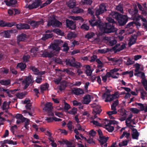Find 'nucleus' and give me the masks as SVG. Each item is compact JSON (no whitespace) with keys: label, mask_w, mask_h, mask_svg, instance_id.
<instances>
[{"label":"nucleus","mask_w":147,"mask_h":147,"mask_svg":"<svg viewBox=\"0 0 147 147\" xmlns=\"http://www.w3.org/2000/svg\"><path fill=\"white\" fill-rule=\"evenodd\" d=\"M26 35L24 33H22L17 37V43L19 45L20 41H24L26 39Z\"/></svg>","instance_id":"14"},{"label":"nucleus","mask_w":147,"mask_h":147,"mask_svg":"<svg viewBox=\"0 0 147 147\" xmlns=\"http://www.w3.org/2000/svg\"><path fill=\"white\" fill-rule=\"evenodd\" d=\"M137 40V36L135 35H134L131 37L129 40L128 43V45L129 47H131L133 45L136 43Z\"/></svg>","instance_id":"22"},{"label":"nucleus","mask_w":147,"mask_h":147,"mask_svg":"<svg viewBox=\"0 0 147 147\" xmlns=\"http://www.w3.org/2000/svg\"><path fill=\"white\" fill-rule=\"evenodd\" d=\"M73 105L74 106L80 105H82L81 102H79L76 100H74L73 101Z\"/></svg>","instance_id":"62"},{"label":"nucleus","mask_w":147,"mask_h":147,"mask_svg":"<svg viewBox=\"0 0 147 147\" xmlns=\"http://www.w3.org/2000/svg\"><path fill=\"white\" fill-rule=\"evenodd\" d=\"M138 18H135V20L136 21H138L140 20V19L142 20V21L143 22H145L144 23H147V20L144 18L143 16L142 15H139L138 16Z\"/></svg>","instance_id":"31"},{"label":"nucleus","mask_w":147,"mask_h":147,"mask_svg":"<svg viewBox=\"0 0 147 147\" xmlns=\"http://www.w3.org/2000/svg\"><path fill=\"white\" fill-rule=\"evenodd\" d=\"M130 134L129 133H127L125 131H124L123 134L120 137V138L121 139H122L124 136L127 138H128L129 137Z\"/></svg>","instance_id":"45"},{"label":"nucleus","mask_w":147,"mask_h":147,"mask_svg":"<svg viewBox=\"0 0 147 147\" xmlns=\"http://www.w3.org/2000/svg\"><path fill=\"white\" fill-rule=\"evenodd\" d=\"M111 92V91L109 89H107L106 88V92L104 93L102 95V96L104 97H106L107 98H109L110 97L111 94H108L107 93H109Z\"/></svg>","instance_id":"38"},{"label":"nucleus","mask_w":147,"mask_h":147,"mask_svg":"<svg viewBox=\"0 0 147 147\" xmlns=\"http://www.w3.org/2000/svg\"><path fill=\"white\" fill-rule=\"evenodd\" d=\"M25 95L23 92L18 93L16 94V96L18 98L21 99L23 98Z\"/></svg>","instance_id":"44"},{"label":"nucleus","mask_w":147,"mask_h":147,"mask_svg":"<svg viewBox=\"0 0 147 147\" xmlns=\"http://www.w3.org/2000/svg\"><path fill=\"white\" fill-rule=\"evenodd\" d=\"M134 75L136 76L140 77L142 78V80H143L145 79V76L144 72L141 71H140L138 73H134Z\"/></svg>","instance_id":"28"},{"label":"nucleus","mask_w":147,"mask_h":147,"mask_svg":"<svg viewBox=\"0 0 147 147\" xmlns=\"http://www.w3.org/2000/svg\"><path fill=\"white\" fill-rule=\"evenodd\" d=\"M89 22L92 27L96 26L100 28H103L105 33H109L116 32L117 29L115 27V26L105 23L103 24L100 20L95 21L94 20L91 19Z\"/></svg>","instance_id":"1"},{"label":"nucleus","mask_w":147,"mask_h":147,"mask_svg":"<svg viewBox=\"0 0 147 147\" xmlns=\"http://www.w3.org/2000/svg\"><path fill=\"white\" fill-rule=\"evenodd\" d=\"M107 11L106 5L105 4L103 3L100 5L99 8L96 9L95 11V15L98 18V20H100V18L99 16L106 11Z\"/></svg>","instance_id":"4"},{"label":"nucleus","mask_w":147,"mask_h":147,"mask_svg":"<svg viewBox=\"0 0 147 147\" xmlns=\"http://www.w3.org/2000/svg\"><path fill=\"white\" fill-rule=\"evenodd\" d=\"M96 132L94 131L93 129L91 130L89 133V134L90 136L92 137L94 136L96 134Z\"/></svg>","instance_id":"57"},{"label":"nucleus","mask_w":147,"mask_h":147,"mask_svg":"<svg viewBox=\"0 0 147 147\" xmlns=\"http://www.w3.org/2000/svg\"><path fill=\"white\" fill-rule=\"evenodd\" d=\"M72 122L71 121H69L68 123L67 124V126L70 131L71 130L72 128Z\"/></svg>","instance_id":"55"},{"label":"nucleus","mask_w":147,"mask_h":147,"mask_svg":"<svg viewBox=\"0 0 147 147\" xmlns=\"http://www.w3.org/2000/svg\"><path fill=\"white\" fill-rule=\"evenodd\" d=\"M44 23V22L43 19H41L38 21L32 20L30 22V24L33 28H37L41 24L43 25Z\"/></svg>","instance_id":"8"},{"label":"nucleus","mask_w":147,"mask_h":147,"mask_svg":"<svg viewBox=\"0 0 147 147\" xmlns=\"http://www.w3.org/2000/svg\"><path fill=\"white\" fill-rule=\"evenodd\" d=\"M16 28L18 30H21L23 29H30L29 25L26 24L19 23L16 25Z\"/></svg>","instance_id":"12"},{"label":"nucleus","mask_w":147,"mask_h":147,"mask_svg":"<svg viewBox=\"0 0 147 147\" xmlns=\"http://www.w3.org/2000/svg\"><path fill=\"white\" fill-rule=\"evenodd\" d=\"M66 145L67 146V147H75V146L73 144L72 142L69 141L68 142H67Z\"/></svg>","instance_id":"64"},{"label":"nucleus","mask_w":147,"mask_h":147,"mask_svg":"<svg viewBox=\"0 0 147 147\" xmlns=\"http://www.w3.org/2000/svg\"><path fill=\"white\" fill-rule=\"evenodd\" d=\"M109 61H111L113 62H115L116 64H120L122 63V61L121 60L119 59H117L115 58H111L108 59Z\"/></svg>","instance_id":"30"},{"label":"nucleus","mask_w":147,"mask_h":147,"mask_svg":"<svg viewBox=\"0 0 147 147\" xmlns=\"http://www.w3.org/2000/svg\"><path fill=\"white\" fill-rule=\"evenodd\" d=\"M99 138V141L101 145L102 146V145H103L105 143H106V142L109 139L108 137H106L105 136H100Z\"/></svg>","instance_id":"19"},{"label":"nucleus","mask_w":147,"mask_h":147,"mask_svg":"<svg viewBox=\"0 0 147 147\" xmlns=\"http://www.w3.org/2000/svg\"><path fill=\"white\" fill-rule=\"evenodd\" d=\"M82 102L84 104H88L91 102V96L88 94L85 96L83 98Z\"/></svg>","instance_id":"15"},{"label":"nucleus","mask_w":147,"mask_h":147,"mask_svg":"<svg viewBox=\"0 0 147 147\" xmlns=\"http://www.w3.org/2000/svg\"><path fill=\"white\" fill-rule=\"evenodd\" d=\"M42 3L41 1H39L38 0L34 1L31 4H29L28 6V8L30 9L37 8Z\"/></svg>","instance_id":"10"},{"label":"nucleus","mask_w":147,"mask_h":147,"mask_svg":"<svg viewBox=\"0 0 147 147\" xmlns=\"http://www.w3.org/2000/svg\"><path fill=\"white\" fill-rule=\"evenodd\" d=\"M117 122L115 120H110L109 121V123L105 125V126H110L111 124H117Z\"/></svg>","instance_id":"50"},{"label":"nucleus","mask_w":147,"mask_h":147,"mask_svg":"<svg viewBox=\"0 0 147 147\" xmlns=\"http://www.w3.org/2000/svg\"><path fill=\"white\" fill-rule=\"evenodd\" d=\"M66 24L67 27L71 30H74L76 28L75 22L70 20L68 19L66 20Z\"/></svg>","instance_id":"9"},{"label":"nucleus","mask_w":147,"mask_h":147,"mask_svg":"<svg viewBox=\"0 0 147 147\" xmlns=\"http://www.w3.org/2000/svg\"><path fill=\"white\" fill-rule=\"evenodd\" d=\"M53 32L56 33L58 35L63 36L64 34V33L59 29H55L53 30Z\"/></svg>","instance_id":"33"},{"label":"nucleus","mask_w":147,"mask_h":147,"mask_svg":"<svg viewBox=\"0 0 147 147\" xmlns=\"http://www.w3.org/2000/svg\"><path fill=\"white\" fill-rule=\"evenodd\" d=\"M72 92L74 94L77 95L82 94L84 93L83 90L80 88H74Z\"/></svg>","instance_id":"18"},{"label":"nucleus","mask_w":147,"mask_h":147,"mask_svg":"<svg viewBox=\"0 0 147 147\" xmlns=\"http://www.w3.org/2000/svg\"><path fill=\"white\" fill-rule=\"evenodd\" d=\"M70 108V105L68 104L67 102H65V106L64 107V109L65 111H68Z\"/></svg>","instance_id":"58"},{"label":"nucleus","mask_w":147,"mask_h":147,"mask_svg":"<svg viewBox=\"0 0 147 147\" xmlns=\"http://www.w3.org/2000/svg\"><path fill=\"white\" fill-rule=\"evenodd\" d=\"M125 44H123L121 47L118 48L117 50V51H120L123 49L125 48Z\"/></svg>","instance_id":"61"},{"label":"nucleus","mask_w":147,"mask_h":147,"mask_svg":"<svg viewBox=\"0 0 147 147\" xmlns=\"http://www.w3.org/2000/svg\"><path fill=\"white\" fill-rule=\"evenodd\" d=\"M138 10L136 6L134 7V9H130L129 10V13L131 15V18L134 21H135V18H138L139 15L138 14Z\"/></svg>","instance_id":"6"},{"label":"nucleus","mask_w":147,"mask_h":147,"mask_svg":"<svg viewBox=\"0 0 147 147\" xmlns=\"http://www.w3.org/2000/svg\"><path fill=\"white\" fill-rule=\"evenodd\" d=\"M130 129L132 131V136L133 138L134 139H138V138L139 134L137 130L134 128H130Z\"/></svg>","instance_id":"16"},{"label":"nucleus","mask_w":147,"mask_h":147,"mask_svg":"<svg viewBox=\"0 0 147 147\" xmlns=\"http://www.w3.org/2000/svg\"><path fill=\"white\" fill-rule=\"evenodd\" d=\"M87 142L88 143L90 144H94L95 143V142L93 140V138H91V137H89V138L88 139Z\"/></svg>","instance_id":"56"},{"label":"nucleus","mask_w":147,"mask_h":147,"mask_svg":"<svg viewBox=\"0 0 147 147\" xmlns=\"http://www.w3.org/2000/svg\"><path fill=\"white\" fill-rule=\"evenodd\" d=\"M6 4L9 6L14 7L17 1L16 0H10L8 1L7 0L5 1Z\"/></svg>","instance_id":"24"},{"label":"nucleus","mask_w":147,"mask_h":147,"mask_svg":"<svg viewBox=\"0 0 147 147\" xmlns=\"http://www.w3.org/2000/svg\"><path fill=\"white\" fill-rule=\"evenodd\" d=\"M106 127L107 126H106ZM109 127L106 128V129L109 132H112L114 130V127L113 126H108Z\"/></svg>","instance_id":"60"},{"label":"nucleus","mask_w":147,"mask_h":147,"mask_svg":"<svg viewBox=\"0 0 147 147\" xmlns=\"http://www.w3.org/2000/svg\"><path fill=\"white\" fill-rule=\"evenodd\" d=\"M31 76H28L24 79L23 82L25 84L24 89H26L30 85V84L34 82Z\"/></svg>","instance_id":"7"},{"label":"nucleus","mask_w":147,"mask_h":147,"mask_svg":"<svg viewBox=\"0 0 147 147\" xmlns=\"http://www.w3.org/2000/svg\"><path fill=\"white\" fill-rule=\"evenodd\" d=\"M81 28L86 30H88L89 29V26L86 24H83L80 27Z\"/></svg>","instance_id":"47"},{"label":"nucleus","mask_w":147,"mask_h":147,"mask_svg":"<svg viewBox=\"0 0 147 147\" xmlns=\"http://www.w3.org/2000/svg\"><path fill=\"white\" fill-rule=\"evenodd\" d=\"M106 19L108 22H107V23L113 25H114V24L116 23V22L111 17H108Z\"/></svg>","instance_id":"36"},{"label":"nucleus","mask_w":147,"mask_h":147,"mask_svg":"<svg viewBox=\"0 0 147 147\" xmlns=\"http://www.w3.org/2000/svg\"><path fill=\"white\" fill-rule=\"evenodd\" d=\"M40 54L42 55V57H48L50 58L53 57L54 55L53 53L52 52H49L45 50L41 51Z\"/></svg>","instance_id":"11"},{"label":"nucleus","mask_w":147,"mask_h":147,"mask_svg":"<svg viewBox=\"0 0 147 147\" xmlns=\"http://www.w3.org/2000/svg\"><path fill=\"white\" fill-rule=\"evenodd\" d=\"M130 110L134 113L136 114L138 113L140 111V110L138 109L137 108H131L130 109Z\"/></svg>","instance_id":"53"},{"label":"nucleus","mask_w":147,"mask_h":147,"mask_svg":"<svg viewBox=\"0 0 147 147\" xmlns=\"http://www.w3.org/2000/svg\"><path fill=\"white\" fill-rule=\"evenodd\" d=\"M117 113L116 111H108L107 112V114L109 115H112L114 114H116Z\"/></svg>","instance_id":"63"},{"label":"nucleus","mask_w":147,"mask_h":147,"mask_svg":"<svg viewBox=\"0 0 147 147\" xmlns=\"http://www.w3.org/2000/svg\"><path fill=\"white\" fill-rule=\"evenodd\" d=\"M30 68L34 72V74H35L37 75L38 74V73H39V71L37 68L34 66H31Z\"/></svg>","instance_id":"43"},{"label":"nucleus","mask_w":147,"mask_h":147,"mask_svg":"<svg viewBox=\"0 0 147 147\" xmlns=\"http://www.w3.org/2000/svg\"><path fill=\"white\" fill-rule=\"evenodd\" d=\"M54 60L55 62L59 64H61L62 63V61L59 58H55Z\"/></svg>","instance_id":"59"},{"label":"nucleus","mask_w":147,"mask_h":147,"mask_svg":"<svg viewBox=\"0 0 147 147\" xmlns=\"http://www.w3.org/2000/svg\"><path fill=\"white\" fill-rule=\"evenodd\" d=\"M15 118L17 119H19L21 120V122H23L26 119V118L23 116L21 114H17L15 116Z\"/></svg>","instance_id":"37"},{"label":"nucleus","mask_w":147,"mask_h":147,"mask_svg":"<svg viewBox=\"0 0 147 147\" xmlns=\"http://www.w3.org/2000/svg\"><path fill=\"white\" fill-rule=\"evenodd\" d=\"M53 36V35L52 34H46L43 38V40H46L49 38H51Z\"/></svg>","instance_id":"48"},{"label":"nucleus","mask_w":147,"mask_h":147,"mask_svg":"<svg viewBox=\"0 0 147 147\" xmlns=\"http://www.w3.org/2000/svg\"><path fill=\"white\" fill-rule=\"evenodd\" d=\"M125 120V123L127 126L128 127H129L130 128H131V127H135V126L131 125V124H130V121L127 120V119H126Z\"/></svg>","instance_id":"54"},{"label":"nucleus","mask_w":147,"mask_h":147,"mask_svg":"<svg viewBox=\"0 0 147 147\" xmlns=\"http://www.w3.org/2000/svg\"><path fill=\"white\" fill-rule=\"evenodd\" d=\"M16 23L15 22H6V26L11 27L14 26H16Z\"/></svg>","instance_id":"49"},{"label":"nucleus","mask_w":147,"mask_h":147,"mask_svg":"<svg viewBox=\"0 0 147 147\" xmlns=\"http://www.w3.org/2000/svg\"><path fill=\"white\" fill-rule=\"evenodd\" d=\"M77 109L76 108H73L72 110L69 111V113L71 115H75L77 113Z\"/></svg>","instance_id":"51"},{"label":"nucleus","mask_w":147,"mask_h":147,"mask_svg":"<svg viewBox=\"0 0 147 147\" xmlns=\"http://www.w3.org/2000/svg\"><path fill=\"white\" fill-rule=\"evenodd\" d=\"M129 142L128 140L123 141L121 143H119V145L120 147H121L123 146H126L127 145Z\"/></svg>","instance_id":"46"},{"label":"nucleus","mask_w":147,"mask_h":147,"mask_svg":"<svg viewBox=\"0 0 147 147\" xmlns=\"http://www.w3.org/2000/svg\"><path fill=\"white\" fill-rule=\"evenodd\" d=\"M62 24V23L61 22L56 19H54L53 20L49 21L47 25L48 26H52L53 27H59Z\"/></svg>","instance_id":"5"},{"label":"nucleus","mask_w":147,"mask_h":147,"mask_svg":"<svg viewBox=\"0 0 147 147\" xmlns=\"http://www.w3.org/2000/svg\"><path fill=\"white\" fill-rule=\"evenodd\" d=\"M18 90V89H15L13 90H8V91L9 92V94H8V95L9 97H13V96L11 94V93L12 94H14L15 93V92L16 91H17Z\"/></svg>","instance_id":"52"},{"label":"nucleus","mask_w":147,"mask_h":147,"mask_svg":"<svg viewBox=\"0 0 147 147\" xmlns=\"http://www.w3.org/2000/svg\"><path fill=\"white\" fill-rule=\"evenodd\" d=\"M50 47L53 50L56 51H59L60 50V48L58 45L56 44H53L50 46Z\"/></svg>","instance_id":"34"},{"label":"nucleus","mask_w":147,"mask_h":147,"mask_svg":"<svg viewBox=\"0 0 147 147\" xmlns=\"http://www.w3.org/2000/svg\"><path fill=\"white\" fill-rule=\"evenodd\" d=\"M124 59L127 60V61H124V63L127 65H131L134 62V61L133 59L131 58H129L127 57H124Z\"/></svg>","instance_id":"23"},{"label":"nucleus","mask_w":147,"mask_h":147,"mask_svg":"<svg viewBox=\"0 0 147 147\" xmlns=\"http://www.w3.org/2000/svg\"><path fill=\"white\" fill-rule=\"evenodd\" d=\"M26 67V65L23 63H18L16 66L17 69H20L21 71H24Z\"/></svg>","instance_id":"17"},{"label":"nucleus","mask_w":147,"mask_h":147,"mask_svg":"<svg viewBox=\"0 0 147 147\" xmlns=\"http://www.w3.org/2000/svg\"><path fill=\"white\" fill-rule=\"evenodd\" d=\"M83 11V9L79 8L78 7H76L73 9L72 12L74 13H77L82 12Z\"/></svg>","instance_id":"41"},{"label":"nucleus","mask_w":147,"mask_h":147,"mask_svg":"<svg viewBox=\"0 0 147 147\" xmlns=\"http://www.w3.org/2000/svg\"><path fill=\"white\" fill-rule=\"evenodd\" d=\"M94 36H95V34L93 32H88L87 34L85 35V37L90 39L92 38Z\"/></svg>","instance_id":"39"},{"label":"nucleus","mask_w":147,"mask_h":147,"mask_svg":"<svg viewBox=\"0 0 147 147\" xmlns=\"http://www.w3.org/2000/svg\"><path fill=\"white\" fill-rule=\"evenodd\" d=\"M111 15L113 18H115L117 21L119 26H123L128 21V18L127 15L121 14L116 12L112 13Z\"/></svg>","instance_id":"2"},{"label":"nucleus","mask_w":147,"mask_h":147,"mask_svg":"<svg viewBox=\"0 0 147 147\" xmlns=\"http://www.w3.org/2000/svg\"><path fill=\"white\" fill-rule=\"evenodd\" d=\"M105 39L107 41L109 45L111 46H113L117 43V41L116 39L110 37H105Z\"/></svg>","instance_id":"13"},{"label":"nucleus","mask_w":147,"mask_h":147,"mask_svg":"<svg viewBox=\"0 0 147 147\" xmlns=\"http://www.w3.org/2000/svg\"><path fill=\"white\" fill-rule=\"evenodd\" d=\"M53 109L52 104L50 102L46 103L44 108V109L46 111H51Z\"/></svg>","instance_id":"26"},{"label":"nucleus","mask_w":147,"mask_h":147,"mask_svg":"<svg viewBox=\"0 0 147 147\" xmlns=\"http://www.w3.org/2000/svg\"><path fill=\"white\" fill-rule=\"evenodd\" d=\"M68 6L70 8H73L76 5V3L75 0L69 1L67 4Z\"/></svg>","instance_id":"29"},{"label":"nucleus","mask_w":147,"mask_h":147,"mask_svg":"<svg viewBox=\"0 0 147 147\" xmlns=\"http://www.w3.org/2000/svg\"><path fill=\"white\" fill-rule=\"evenodd\" d=\"M65 62L67 65L76 68H79L81 67L82 65L79 62L76 61L75 59L73 57L71 59H67Z\"/></svg>","instance_id":"3"},{"label":"nucleus","mask_w":147,"mask_h":147,"mask_svg":"<svg viewBox=\"0 0 147 147\" xmlns=\"http://www.w3.org/2000/svg\"><path fill=\"white\" fill-rule=\"evenodd\" d=\"M0 35L6 38H9L11 37V35L8 30L2 31L0 33Z\"/></svg>","instance_id":"21"},{"label":"nucleus","mask_w":147,"mask_h":147,"mask_svg":"<svg viewBox=\"0 0 147 147\" xmlns=\"http://www.w3.org/2000/svg\"><path fill=\"white\" fill-rule=\"evenodd\" d=\"M0 143H1L3 144H13V145H16L17 144L16 141H13L11 140H5L3 141L0 142Z\"/></svg>","instance_id":"20"},{"label":"nucleus","mask_w":147,"mask_h":147,"mask_svg":"<svg viewBox=\"0 0 147 147\" xmlns=\"http://www.w3.org/2000/svg\"><path fill=\"white\" fill-rule=\"evenodd\" d=\"M49 87V85L47 83L42 85L40 87L41 92H43V91L46 90Z\"/></svg>","instance_id":"40"},{"label":"nucleus","mask_w":147,"mask_h":147,"mask_svg":"<svg viewBox=\"0 0 147 147\" xmlns=\"http://www.w3.org/2000/svg\"><path fill=\"white\" fill-rule=\"evenodd\" d=\"M100 108V105H97L93 109V112L96 114H99L102 111Z\"/></svg>","instance_id":"27"},{"label":"nucleus","mask_w":147,"mask_h":147,"mask_svg":"<svg viewBox=\"0 0 147 147\" xmlns=\"http://www.w3.org/2000/svg\"><path fill=\"white\" fill-rule=\"evenodd\" d=\"M30 121V120L26 118V119L24 120V121L21 122H24V127L26 128V129L28 130L29 126L28 125L29 124Z\"/></svg>","instance_id":"35"},{"label":"nucleus","mask_w":147,"mask_h":147,"mask_svg":"<svg viewBox=\"0 0 147 147\" xmlns=\"http://www.w3.org/2000/svg\"><path fill=\"white\" fill-rule=\"evenodd\" d=\"M81 2L83 5H91L92 1V0H82Z\"/></svg>","instance_id":"42"},{"label":"nucleus","mask_w":147,"mask_h":147,"mask_svg":"<svg viewBox=\"0 0 147 147\" xmlns=\"http://www.w3.org/2000/svg\"><path fill=\"white\" fill-rule=\"evenodd\" d=\"M11 81L9 80H0V83L2 85L7 86L10 84Z\"/></svg>","instance_id":"32"},{"label":"nucleus","mask_w":147,"mask_h":147,"mask_svg":"<svg viewBox=\"0 0 147 147\" xmlns=\"http://www.w3.org/2000/svg\"><path fill=\"white\" fill-rule=\"evenodd\" d=\"M117 94L115 92L114 94H113L112 95L111 94L110 97H109V98H106L105 99V101L106 102H111L113 100L116 99L117 97L116 96L117 95Z\"/></svg>","instance_id":"25"}]
</instances>
